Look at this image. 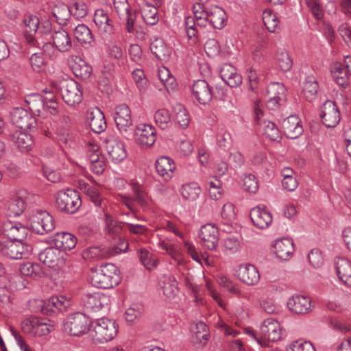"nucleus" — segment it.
Here are the masks:
<instances>
[{
    "instance_id": "473e14b6",
    "label": "nucleus",
    "mask_w": 351,
    "mask_h": 351,
    "mask_svg": "<svg viewBox=\"0 0 351 351\" xmlns=\"http://www.w3.org/2000/svg\"><path fill=\"white\" fill-rule=\"evenodd\" d=\"M11 139L22 152H29L34 145L33 138L27 130H16L12 133Z\"/></svg>"
},
{
    "instance_id": "7ed1b4c3",
    "label": "nucleus",
    "mask_w": 351,
    "mask_h": 351,
    "mask_svg": "<svg viewBox=\"0 0 351 351\" xmlns=\"http://www.w3.org/2000/svg\"><path fill=\"white\" fill-rule=\"evenodd\" d=\"M113 10L121 20L126 22L127 32L133 34L137 40H145V33L134 25L136 14L131 10L128 0H113Z\"/></svg>"
},
{
    "instance_id": "58836bf2",
    "label": "nucleus",
    "mask_w": 351,
    "mask_h": 351,
    "mask_svg": "<svg viewBox=\"0 0 351 351\" xmlns=\"http://www.w3.org/2000/svg\"><path fill=\"white\" fill-rule=\"evenodd\" d=\"M4 208L8 216L18 217L24 211L25 203L21 197L16 195L6 202Z\"/></svg>"
},
{
    "instance_id": "5fc2aeb1",
    "label": "nucleus",
    "mask_w": 351,
    "mask_h": 351,
    "mask_svg": "<svg viewBox=\"0 0 351 351\" xmlns=\"http://www.w3.org/2000/svg\"><path fill=\"white\" fill-rule=\"evenodd\" d=\"M73 73L82 79H86L90 77L92 68L81 58L77 57L74 64H72Z\"/></svg>"
},
{
    "instance_id": "4468645a",
    "label": "nucleus",
    "mask_w": 351,
    "mask_h": 351,
    "mask_svg": "<svg viewBox=\"0 0 351 351\" xmlns=\"http://www.w3.org/2000/svg\"><path fill=\"white\" fill-rule=\"evenodd\" d=\"M31 246L25 244L23 241L4 242L3 255L10 259H22L27 258L31 253Z\"/></svg>"
},
{
    "instance_id": "4d7b16f0",
    "label": "nucleus",
    "mask_w": 351,
    "mask_h": 351,
    "mask_svg": "<svg viewBox=\"0 0 351 351\" xmlns=\"http://www.w3.org/2000/svg\"><path fill=\"white\" fill-rule=\"evenodd\" d=\"M174 112L176 123L181 128H186L190 122V116L186 108L183 106L178 104L174 107Z\"/></svg>"
},
{
    "instance_id": "9b49d317",
    "label": "nucleus",
    "mask_w": 351,
    "mask_h": 351,
    "mask_svg": "<svg viewBox=\"0 0 351 351\" xmlns=\"http://www.w3.org/2000/svg\"><path fill=\"white\" fill-rule=\"evenodd\" d=\"M110 302V295L100 292L87 293L83 298L84 307L93 312L108 310Z\"/></svg>"
},
{
    "instance_id": "1a4fd4ad",
    "label": "nucleus",
    "mask_w": 351,
    "mask_h": 351,
    "mask_svg": "<svg viewBox=\"0 0 351 351\" xmlns=\"http://www.w3.org/2000/svg\"><path fill=\"white\" fill-rule=\"evenodd\" d=\"M134 139L140 147L149 148L156 142V130L150 124L140 123L135 128Z\"/></svg>"
},
{
    "instance_id": "ea45409f",
    "label": "nucleus",
    "mask_w": 351,
    "mask_h": 351,
    "mask_svg": "<svg viewBox=\"0 0 351 351\" xmlns=\"http://www.w3.org/2000/svg\"><path fill=\"white\" fill-rule=\"evenodd\" d=\"M319 85L313 76H308L303 82L302 88V96L306 101L311 102L317 96Z\"/></svg>"
},
{
    "instance_id": "423d86ee",
    "label": "nucleus",
    "mask_w": 351,
    "mask_h": 351,
    "mask_svg": "<svg viewBox=\"0 0 351 351\" xmlns=\"http://www.w3.org/2000/svg\"><path fill=\"white\" fill-rule=\"evenodd\" d=\"M63 330L70 335H82L90 330L89 318L79 312L71 314L64 322Z\"/></svg>"
},
{
    "instance_id": "b1692460",
    "label": "nucleus",
    "mask_w": 351,
    "mask_h": 351,
    "mask_svg": "<svg viewBox=\"0 0 351 351\" xmlns=\"http://www.w3.org/2000/svg\"><path fill=\"white\" fill-rule=\"evenodd\" d=\"M336 274L340 282L351 289V261L345 257H338L335 260Z\"/></svg>"
},
{
    "instance_id": "a19ab883",
    "label": "nucleus",
    "mask_w": 351,
    "mask_h": 351,
    "mask_svg": "<svg viewBox=\"0 0 351 351\" xmlns=\"http://www.w3.org/2000/svg\"><path fill=\"white\" fill-rule=\"evenodd\" d=\"M182 197L188 202H195L200 196L202 189L195 182L183 184L180 189Z\"/></svg>"
},
{
    "instance_id": "2f4dec72",
    "label": "nucleus",
    "mask_w": 351,
    "mask_h": 351,
    "mask_svg": "<svg viewBox=\"0 0 351 351\" xmlns=\"http://www.w3.org/2000/svg\"><path fill=\"white\" fill-rule=\"evenodd\" d=\"M219 73L221 80L232 88L237 87L242 83L241 75L237 73V69L232 64H223Z\"/></svg>"
},
{
    "instance_id": "0eeeda50",
    "label": "nucleus",
    "mask_w": 351,
    "mask_h": 351,
    "mask_svg": "<svg viewBox=\"0 0 351 351\" xmlns=\"http://www.w3.org/2000/svg\"><path fill=\"white\" fill-rule=\"evenodd\" d=\"M56 202L60 210L69 213H75L82 205L78 192L69 189L58 191L56 195Z\"/></svg>"
},
{
    "instance_id": "4be33fe9",
    "label": "nucleus",
    "mask_w": 351,
    "mask_h": 351,
    "mask_svg": "<svg viewBox=\"0 0 351 351\" xmlns=\"http://www.w3.org/2000/svg\"><path fill=\"white\" fill-rule=\"evenodd\" d=\"M191 90L193 97L200 104H208L213 97V88L204 80L195 81Z\"/></svg>"
},
{
    "instance_id": "2eb2a0df",
    "label": "nucleus",
    "mask_w": 351,
    "mask_h": 351,
    "mask_svg": "<svg viewBox=\"0 0 351 351\" xmlns=\"http://www.w3.org/2000/svg\"><path fill=\"white\" fill-rule=\"evenodd\" d=\"M39 259L49 267L60 269L65 265L64 253L55 247H47L39 254Z\"/></svg>"
},
{
    "instance_id": "f3484780",
    "label": "nucleus",
    "mask_w": 351,
    "mask_h": 351,
    "mask_svg": "<svg viewBox=\"0 0 351 351\" xmlns=\"http://www.w3.org/2000/svg\"><path fill=\"white\" fill-rule=\"evenodd\" d=\"M94 23L102 37L111 36L114 34L115 27L107 11L97 9L94 14Z\"/></svg>"
},
{
    "instance_id": "aec40b11",
    "label": "nucleus",
    "mask_w": 351,
    "mask_h": 351,
    "mask_svg": "<svg viewBox=\"0 0 351 351\" xmlns=\"http://www.w3.org/2000/svg\"><path fill=\"white\" fill-rule=\"evenodd\" d=\"M2 234L8 241H23L27 234L26 228L20 223L6 221L1 226Z\"/></svg>"
},
{
    "instance_id": "8fccbe9b",
    "label": "nucleus",
    "mask_w": 351,
    "mask_h": 351,
    "mask_svg": "<svg viewBox=\"0 0 351 351\" xmlns=\"http://www.w3.org/2000/svg\"><path fill=\"white\" fill-rule=\"evenodd\" d=\"M20 272L23 276H29L34 279H39L44 276V271L40 265L29 262L21 265Z\"/></svg>"
},
{
    "instance_id": "4c0bfd02",
    "label": "nucleus",
    "mask_w": 351,
    "mask_h": 351,
    "mask_svg": "<svg viewBox=\"0 0 351 351\" xmlns=\"http://www.w3.org/2000/svg\"><path fill=\"white\" fill-rule=\"evenodd\" d=\"M71 305L70 300L65 296L53 295L44 302V307L47 311H64Z\"/></svg>"
},
{
    "instance_id": "f03ea898",
    "label": "nucleus",
    "mask_w": 351,
    "mask_h": 351,
    "mask_svg": "<svg viewBox=\"0 0 351 351\" xmlns=\"http://www.w3.org/2000/svg\"><path fill=\"white\" fill-rule=\"evenodd\" d=\"M119 326L112 319L102 317L90 323V336L95 343H105L114 339L118 334Z\"/></svg>"
},
{
    "instance_id": "052dcab7",
    "label": "nucleus",
    "mask_w": 351,
    "mask_h": 351,
    "mask_svg": "<svg viewBox=\"0 0 351 351\" xmlns=\"http://www.w3.org/2000/svg\"><path fill=\"white\" fill-rule=\"evenodd\" d=\"M89 161L90 168L94 173L101 175L104 171L106 166L104 156L95 153L89 156Z\"/></svg>"
},
{
    "instance_id": "0e129e2a",
    "label": "nucleus",
    "mask_w": 351,
    "mask_h": 351,
    "mask_svg": "<svg viewBox=\"0 0 351 351\" xmlns=\"http://www.w3.org/2000/svg\"><path fill=\"white\" fill-rule=\"evenodd\" d=\"M105 230L111 234H117L122 230L121 223L114 220L113 217L104 210Z\"/></svg>"
},
{
    "instance_id": "37998d69",
    "label": "nucleus",
    "mask_w": 351,
    "mask_h": 351,
    "mask_svg": "<svg viewBox=\"0 0 351 351\" xmlns=\"http://www.w3.org/2000/svg\"><path fill=\"white\" fill-rule=\"evenodd\" d=\"M25 103L32 114L42 116L43 110H45L44 99L38 94H30L26 96Z\"/></svg>"
},
{
    "instance_id": "412c9836",
    "label": "nucleus",
    "mask_w": 351,
    "mask_h": 351,
    "mask_svg": "<svg viewBox=\"0 0 351 351\" xmlns=\"http://www.w3.org/2000/svg\"><path fill=\"white\" fill-rule=\"evenodd\" d=\"M285 87L279 82H271L267 87L268 108L276 110L280 102L285 99Z\"/></svg>"
},
{
    "instance_id": "f8f14e48",
    "label": "nucleus",
    "mask_w": 351,
    "mask_h": 351,
    "mask_svg": "<svg viewBox=\"0 0 351 351\" xmlns=\"http://www.w3.org/2000/svg\"><path fill=\"white\" fill-rule=\"evenodd\" d=\"M198 235L202 245L210 250H216L219 241V235L215 224L209 223L202 226Z\"/></svg>"
},
{
    "instance_id": "a878e982",
    "label": "nucleus",
    "mask_w": 351,
    "mask_h": 351,
    "mask_svg": "<svg viewBox=\"0 0 351 351\" xmlns=\"http://www.w3.org/2000/svg\"><path fill=\"white\" fill-rule=\"evenodd\" d=\"M287 306L289 311L296 314H306L312 310L311 299L302 295L290 297L287 300Z\"/></svg>"
},
{
    "instance_id": "e2e57ef3",
    "label": "nucleus",
    "mask_w": 351,
    "mask_h": 351,
    "mask_svg": "<svg viewBox=\"0 0 351 351\" xmlns=\"http://www.w3.org/2000/svg\"><path fill=\"white\" fill-rule=\"evenodd\" d=\"M243 189L250 193H256L258 190V183L256 178L252 173H245L241 178Z\"/></svg>"
},
{
    "instance_id": "20e7f679",
    "label": "nucleus",
    "mask_w": 351,
    "mask_h": 351,
    "mask_svg": "<svg viewBox=\"0 0 351 351\" xmlns=\"http://www.w3.org/2000/svg\"><path fill=\"white\" fill-rule=\"evenodd\" d=\"M27 224L34 232L44 234L55 228L53 217L46 210H34L28 215Z\"/></svg>"
},
{
    "instance_id": "13d9d810",
    "label": "nucleus",
    "mask_w": 351,
    "mask_h": 351,
    "mask_svg": "<svg viewBox=\"0 0 351 351\" xmlns=\"http://www.w3.org/2000/svg\"><path fill=\"white\" fill-rule=\"evenodd\" d=\"M285 351H316V349L311 341L299 339L289 343Z\"/></svg>"
},
{
    "instance_id": "5701e85b",
    "label": "nucleus",
    "mask_w": 351,
    "mask_h": 351,
    "mask_svg": "<svg viewBox=\"0 0 351 351\" xmlns=\"http://www.w3.org/2000/svg\"><path fill=\"white\" fill-rule=\"evenodd\" d=\"M237 276L241 282L248 286L257 285L261 278L258 269L250 263L239 265L237 270Z\"/></svg>"
},
{
    "instance_id": "6e6552de",
    "label": "nucleus",
    "mask_w": 351,
    "mask_h": 351,
    "mask_svg": "<svg viewBox=\"0 0 351 351\" xmlns=\"http://www.w3.org/2000/svg\"><path fill=\"white\" fill-rule=\"evenodd\" d=\"M113 118L119 132L125 138H129L133 132V121L130 108L125 104L117 106Z\"/></svg>"
},
{
    "instance_id": "a211bd4d",
    "label": "nucleus",
    "mask_w": 351,
    "mask_h": 351,
    "mask_svg": "<svg viewBox=\"0 0 351 351\" xmlns=\"http://www.w3.org/2000/svg\"><path fill=\"white\" fill-rule=\"evenodd\" d=\"M50 39L52 46L61 53L69 52L73 47V42L69 32L62 27L53 29Z\"/></svg>"
},
{
    "instance_id": "774afa93",
    "label": "nucleus",
    "mask_w": 351,
    "mask_h": 351,
    "mask_svg": "<svg viewBox=\"0 0 351 351\" xmlns=\"http://www.w3.org/2000/svg\"><path fill=\"white\" fill-rule=\"evenodd\" d=\"M158 77L168 91L175 88L176 80L167 68L162 67L158 69Z\"/></svg>"
},
{
    "instance_id": "393cba45",
    "label": "nucleus",
    "mask_w": 351,
    "mask_h": 351,
    "mask_svg": "<svg viewBox=\"0 0 351 351\" xmlns=\"http://www.w3.org/2000/svg\"><path fill=\"white\" fill-rule=\"evenodd\" d=\"M157 174L165 182L170 181L175 175L176 165L173 159L167 156H160L155 162Z\"/></svg>"
},
{
    "instance_id": "6ab92c4d",
    "label": "nucleus",
    "mask_w": 351,
    "mask_h": 351,
    "mask_svg": "<svg viewBox=\"0 0 351 351\" xmlns=\"http://www.w3.org/2000/svg\"><path fill=\"white\" fill-rule=\"evenodd\" d=\"M23 21L25 25L23 36L26 43L33 47H38L40 44L35 38V35L40 25L39 18L29 14L25 15Z\"/></svg>"
},
{
    "instance_id": "e433bc0d",
    "label": "nucleus",
    "mask_w": 351,
    "mask_h": 351,
    "mask_svg": "<svg viewBox=\"0 0 351 351\" xmlns=\"http://www.w3.org/2000/svg\"><path fill=\"white\" fill-rule=\"evenodd\" d=\"M107 152L114 163L122 162L127 156L124 145L117 140L109 139L106 141Z\"/></svg>"
},
{
    "instance_id": "c03bdc74",
    "label": "nucleus",
    "mask_w": 351,
    "mask_h": 351,
    "mask_svg": "<svg viewBox=\"0 0 351 351\" xmlns=\"http://www.w3.org/2000/svg\"><path fill=\"white\" fill-rule=\"evenodd\" d=\"M330 71L332 77L339 86H345L348 84L350 75L347 72V68L345 66L344 62L343 64L340 62L333 63Z\"/></svg>"
},
{
    "instance_id": "09e8293b",
    "label": "nucleus",
    "mask_w": 351,
    "mask_h": 351,
    "mask_svg": "<svg viewBox=\"0 0 351 351\" xmlns=\"http://www.w3.org/2000/svg\"><path fill=\"white\" fill-rule=\"evenodd\" d=\"M351 295L341 294L337 298H331L327 306L330 310L341 311L350 306Z\"/></svg>"
},
{
    "instance_id": "cd10ccee",
    "label": "nucleus",
    "mask_w": 351,
    "mask_h": 351,
    "mask_svg": "<svg viewBox=\"0 0 351 351\" xmlns=\"http://www.w3.org/2000/svg\"><path fill=\"white\" fill-rule=\"evenodd\" d=\"M86 119L91 130L97 134L106 128L105 116L99 108H91L86 111Z\"/></svg>"
},
{
    "instance_id": "864d4df0",
    "label": "nucleus",
    "mask_w": 351,
    "mask_h": 351,
    "mask_svg": "<svg viewBox=\"0 0 351 351\" xmlns=\"http://www.w3.org/2000/svg\"><path fill=\"white\" fill-rule=\"evenodd\" d=\"M70 14L69 7L64 3L55 5L51 10V14L60 25L65 23V21L69 19Z\"/></svg>"
},
{
    "instance_id": "f704fd0d",
    "label": "nucleus",
    "mask_w": 351,
    "mask_h": 351,
    "mask_svg": "<svg viewBox=\"0 0 351 351\" xmlns=\"http://www.w3.org/2000/svg\"><path fill=\"white\" fill-rule=\"evenodd\" d=\"M55 247L60 250L66 251L73 249L77 243L76 237L69 232H57L55 234L51 240Z\"/></svg>"
},
{
    "instance_id": "69168bd1",
    "label": "nucleus",
    "mask_w": 351,
    "mask_h": 351,
    "mask_svg": "<svg viewBox=\"0 0 351 351\" xmlns=\"http://www.w3.org/2000/svg\"><path fill=\"white\" fill-rule=\"evenodd\" d=\"M132 78L139 92L141 94L145 93L149 87V84L144 71L139 69H135L132 72Z\"/></svg>"
},
{
    "instance_id": "de8ad7c7",
    "label": "nucleus",
    "mask_w": 351,
    "mask_h": 351,
    "mask_svg": "<svg viewBox=\"0 0 351 351\" xmlns=\"http://www.w3.org/2000/svg\"><path fill=\"white\" fill-rule=\"evenodd\" d=\"M107 54L113 59L119 60L123 51L118 41L112 38L102 37Z\"/></svg>"
},
{
    "instance_id": "7c9ffc66",
    "label": "nucleus",
    "mask_w": 351,
    "mask_h": 351,
    "mask_svg": "<svg viewBox=\"0 0 351 351\" xmlns=\"http://www.w3.org/2000/svg\"><path fill=\"white\" fill-rule=\"evenodd\" d=\"M158 241L156 243V247L171 256V258L178 263V265L185 264V260L182 256L181 252L177 246L168 239L158 236Z\"/></svg>"
},
{
    "instance_id": "f257e3e1",
    "label": "nucleus",
    "mask_w": 351,
    "mask_h": 351,
    "mask_svg": "<svg viewBox=\"0 0 351 351\" xmlns=\"http://www.w3.org/2000/svg\"><path fill=\"white\" fill-rule=\"evenodd\" d=\"M90 278L94 287L104 289H112L121 280L119 268L112 263L103 264L92 268Z\"/></svg>"
},
{
    "instance_id": "dca6fc26",
    "label": "nucleus",
    "mask_w": 351,
    "mask_h": 351,
    "mask_svg": "<svg viewBox=\"0 0 351 351\" xmlns=\"http://www.w3.org/2000/svg\"><path fill=\"white\" fill-rule=\"evenodd\" d=\"M320 117L327 128H334L337 125L341 117L336 104L331 100H326L321 108Z\"/></svg>"
},
{
    "instance_id": "9d476101",
    "label": "nucleus",
    "mask_w": 351,
    "mask_h": 351,
    "mask_svg": "<svg viewBox=\"0 0 351 351\" xmlns=\"http://www.w3.org/2000/svg\"><path fill=\"white\" fill-rule=\"evenodd\" d=\"M260 330L261 338L268 344L269 341L274 342L282 339V328L280 322L274 318L265 319Z\"/></svg>"
},
{
    "instance_id": "bb28decb",
    "label": "nucleus",
    "mask_w": 351,
    "mask_h": 351,
    "mask_svg": "<svg viewBox=\"0 0 351 351\" xmlns=\"http://www.w3.org/2000/svg\"><path fill=\"white\" fill-rule=\"evenodd\" d=\"M205 16V25L208 21L213 27L221 29L225 25L227 20V15L225 10L217 6L214 5L207 8V13Z\"/></svg>"
},
{
    "instance_id": "49530a36",
    "label": "nucleus",
    "mask_w": 351,
    "mask_h": 351,
    "mask_svg": "<svg viewBox=\"0 0 351 351\" xmlns=\"http://www.w3.org/2000/svg\"><path fill=\"white\" fill-rule=\"evenodd\" d=\"M199 23L200 20H197L192 16H186L184 17L183 24L189 39H197L199 27L205 26V25L199 24Z\"/></svg>"
},
{
    "instance_id": "79ce46f5",
    "label": "nucleus",
    "mask_w": 351,
    "mask_h": 351,
    "mask_svg": "<svg viewBox=\"0 0 351 351\" xmlns=\"http://www.w3.org/2000/svg\"><path fill=\"white\" fill-rule=\"evenodd\" d=\"M242 247L241 239L239 237L228 236L221 242V250L228 255H232L239 252Z\"/></svg>"
},
{
    "instance_id": "603ef678",
    "label": "nucleus",
    "mask_w": 351,
    "mask_h": 351,
    "mask_svg": "<svg viewBox=\"0 0 351 351\" xmlns=\"http://www.w3.org/2000/svg\"><path fill=\"white\" fill-rule=\"evenodd\" d=\"M143 20L149 25H154L158 21V10L155 6L146 3L141 8Z\"/></svg>"
},
{
    "instance_id": "3c124183",
    "label": "nucleus",
    "mask_w": 351,
    "mask_h": 351,
    "mask_svg": "<svg viewBox=\"0 0 351 351\" xmlns=\"http://www.w3.org/2000/svg\"><path fill=\"white\" fill-rule=\"evenodd\" d=\"M152 53L159 60H167L171 53L170 49L167 47L162 39H155L150 45Z\"/></svg>"
},
{
    "instance_id": "c756f323",
    "label": "nucleus",
    "mask_w": 351,
    "mask_h": 351,
    "mask_svg": "<svg viewBox=\"0 0 351 351\" xmlns=\"http://www.w3.org/2000/svg\"><path fill=\"white\" fill-rule=\"evenodd\" d=\"M274 253L280 260H289L294 250L293 241L289 238H280L275 240L273 245Z\"/></svg>"
},
{
    "instance_id": "c85d7f7f",
    "label": "nucleus",
    "mask_w": 351,
    "mask_h": 351,
    "mask_svg": "<svg viewBox=\"0 0 351 351\" xmlns=\"http://www.w3.org/2000/svg\"><path fill=\"white\" fill-rule=\"evenodd\" d=\"M250 218L253 224L259 229L268 228L273 221L271 213L265 208L257 206L250 211Z\"/></svg>"
},
{
    "instance_id": "a18cd8bd",
    "label": "nucleus",
    "mask_w": 351,
    "mask_h": 351,
    "mask_svg": "<svg viewBox=\"0 0 351 351\" xmlns=\"http://www.w3.org/2000/svg\"><path fill=\"white\" fill-rule=\"evenodd\" d=\"M153 119L156 125L162 130L169 128L173 123L171 114L166 108H160L156 110Z\"/></svg>"
},
{
    "instance_id": "72a5a7b5",
    "label": "nucleus",
    "mask_w": 351,
    "mask_h": 351,
    "mask_svg": "<svg viewBox=\"0 0 351 351\" xmlns=\"http://www.w3.org/2000/svg\"><path fill=\"white\" fill-rule=\"evenodd\" d=\"M282 127L287 136L291 139L298 138L304 132L300 120L296 115H291L282 121Z\"/></svg>"
},
{
    "instance_id": "680f3d73",
    "label": "nucleus",
    "mask_w": 351,
    "mask_h": 351,
    "mask_svg": "<svg viewBox=\"0 0 351 351\" xmlns=\"http://www.w3.org/2000/svg\"><path fill=\"white\" fill-rule=\"evenodd\" d=\"M276 60L278 66L282 71L287 72L291 69L293 62L286 50H278L276 54Z\"/></svg>"
},
{
    "instance_id": "39448f33",
    "label": "nucleus",
    "mask_w": 351,
    "mask_h": 351,
    "mask_svg": "<svg viewBox=\"0 0 351 351\" xmlns=\"http://www.w3.org/2000/svg\"><path fill=\"white\" fill-rule=\"evenodd\" d=\"M64 101L69 106L79 104L82 100V92L80 85L73 79L62 80L56 84Z\"/></svg>"
},
{
    "instance_id": "bf43d9fd",
    "label": "nucleus",
    "mask_w": 351,
    "mask_h": 351,
    "mask_svg": "<svg viewBox=\"0 0 351 351\" xmlns=\"http://www.w3.org/2000/svg\"><path fill=\"white\" fill-rule=\"evenodd\" d=\"M262 126L263 134L268 139L272 141H277L280 138V134L278 128L274 122L268 120H263Z\"/></svg>"
},
{
    "instance_id": "6e6d98bb",
    "label": "nucleus",
    "mask_w": 351,
    "mask_h": 351,
    "mask_svg": "<svg viewBox=\"0 0 351 351\" xmlns=\"http://www.w3.org/2000/svg\"><path fill=\"white\" fill-rule=\"evenodd\" d=\"M74 36L81 44H90L93 39L90 29L84 24H80L75 28Z\"/></svg>"
},
{
    "instance_id": "c9c22d12",
    "label": "nucleus",
    "mask_w": 351,
    "mask_h": 351,
    "mask_svg": "<svg viewBox=\"0 0 351 351\" xmlns=\"http://www.w3.org/2000/svg\"><path fill=\"white\" fill-rule=\"evenodd\" d=\"M160 288L168 300H173L179 292L178 283L171 275H163L160 280Z\"/></svg>"
},
{
    "instance_id": "ddd939ff",
    "label": "nucleus",
    "mask_w": 351,
    "mask_h": 351,
    "mask_svg": "<svg viewBox=\"0 0 351 351\" xmlns=\"http://www.w3.org/2000/svg\"><path fill=\"white\" fill-rule=\"evenodd\" d=\"M11 120L17 130H27L36 125V119L32 114L23 108H15L12 110Z\"/></svg>"
},
{
    "instance_id": "338daca9",
    "label": "nucleus",
    "mask_w": 351,
    "mask_h": 351,
    "mask_svg": "<svg viewBox=\"0 0 351 351\" xmlns=\"http://www.w3.org/2000/svg\"><path fill=\"white\" fill-rule=\"evenodd\" d=\"M139 258L148 270H152L158 266V259L145 249L139 251Z\"/></svg>"
}]
</instances>
